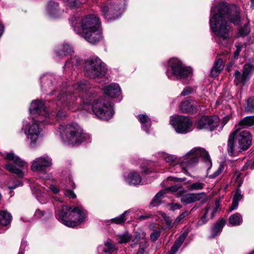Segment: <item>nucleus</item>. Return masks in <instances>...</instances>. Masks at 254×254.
Masks as SVG:
<instances>
[{"instance_id": "nucleus-46", "label": "nucleus", "mask_w": 254, "mask_h": 254, "mask_svg": "<svg viewBox=\"0 0 254 254\" xmlns=\"http://www.w3.org/2000/svg\"><path fill=\"white\" fill-rule=\"evenodd\" d=\"M67 6L73 8L79 6L81 2L79 0H63Z\"/></svg>"}, {"instance_id": "nucleus-3", "label": "nucleus", "mask_w": 254, "mask_h": 254, "mask_svg": "<svg viewBox=\"0 0 254 254\" xmlns=\"http://www.w3.org/2000/svg\"><path fill=\"white\" fill-rule=\"evenodd\" d=\"M69 22L74 31L101 32L103 30L101 22L96 14H89L80 18L76 14L70 18Z\"/></svg>"}, {"instance_id": "nucleus-12", "label": "nucleus", "mask_w": 254, "mask_h": 254, "mask_svg": "<svg viewBox=\"0 0 254 254\" xmlns=\"http://www.w3.org/2000/svg\"><path fill=\"white\" fill-rule=\"evenodd\" d=\"M172 125L179 133L186 134L193 129L192 122L188 117L178 116L171 120Z\"/></svg>"}, {"instance_id": "nucleus-5", "label": "nucleus", "mask_w": 254, "mask_h": 254, "mask_svg": "<svg viewBox=\"0 0 254 254\" xmlns=\"http://www.w3.org/2000/svg\"><path fill=\"white\" fill-rule=\"evenodd\" d=\"M238 127L230 135L228 141V153L232 156L236 148L247 150L252 144V136L250 132L244 130L237 134Z\"/></svg>"}, {"instance_id": "nucleus-59", "label": "nucleus", "mask_w": 254, "mask_h": 254, "mask_svg": "<svg viewBox=\"0 0 254 254\" xmlns=\"http://www.w3.org/2000/svg\"><path fill=\"white\" fill-rule=\"evenodd\" d=\"M68 187L70 188V189L73 190L75 188V185L73 182L72 181L69 180L68 184L67 185Z\"/></svg>"}, {"instance_id": "nucleus-47", "label": "nucleus", "mask_w": 254, "mask_h": 254, "mask_svg": "<svg viewBox=\"0 0 254 254\" xmlns=\"http://www.w3.org/2000/svg\"><path fill=\"white\" fill-rule=\"evenodd\" d=\"M65 191L64 194L65 196L69 198H75L76 197V194L73 192L72 189L67 186L64 187Z\"/></svg>"}, {"instance_id": "nucleus-52", "label": "nucleus", "mask_w": 254, "mask_h": 254, "mask_svg": "<svg viewBox=\"0 0 254 254\" xmlns=\"http://www.w3.org/2000/svg\"><path fill=\"white\" fill-rule=\"evenodd\" d=\"M219 202L218 201H216L215 203V206L211 208V216L212 218H213L215 216V213L217 211L219 207Z\"/></svg>"}, {"instance_id": "nucleus-43", "label": "nucleus", "mask_w": 254, "mask_h": 254, "mask_svg": "<svg viewBox=\"0 0 254 254\" xmlns=\"http://www.w3.org/2000/svg\"><path fill=\"white\" fill-rule=\"evenodd\" d=\"M209 209H210V207L208 206H207L206 207H205L204 208V213L201 217L200 219L198 221V222H197L198 225H202L207 222L208 219L207 217V214Z\"/></svg>"}, {"instance_id": "nucleus-32", "label": "nucleus", "mask_w": 254, "mask_h": 254, "mask_svg": "<svg viewBox=\"0 0 254 254\" xmlns=\"http://www.w3.org/2000/svg\"><path fill=\"white\" fill-rule=\"evenodd\" d=\"M224 67L223 60L221 59L217 60L214 64L211 70V75L213 77L217 76Z\"/></svg>"}, {"instance_id": "nucleus-7", "label": "nucleus", "mask_w": 254, "mask_h": 254, "mask_svg": "<svg viewBox=\"0 0 254 254\" xmlns=\"http://www.w3.org/2000/svg\"><path fill=\"white\" fill-rule=\"evenodd\" d=\"M106 73V68L104 64L98 57H92L85 62V74L91 78H95L104 76Z\"/></svg>"}, {"instance_id": "nucleus-45", "label": "nucleus", "mask_w": 254, "mask_h": 254, "mask_svg": "<svg viewBox=\"0 0 254 254\" xmlns=\"http://www.w3.org/2000/svg\"><path fill=\"white\" fill-rule=\"evenodd\" d=\"M164 192L163 191H159L154 197L153 199L151 201L150 203L153 206H156L160 204V198L163 195Z\"/></svg>"}, {"instance_id": "nucleus-53", "label": "nucleus", "mask_w": 254, "mask_h": 254, "mask_svg": "<svg viewBox=\"0 0 254 254\" xmlns=\"http://www.w3.org/2000/svg\"><path fill=\"white\" fill-rule=\"evenodd\" d=\"M170 210L174 211L180 209L182 206L179 203H170L168 204Z\"/></svg>"}, {"instance_id": "nucleus-15", "label": "nucleus", "mask_w": 254, "mask_h": 254, "mask_svg": "<svg viewBox=\"0 0 254 254\" xmlns=\"http://www.w3.org/2000/svg\"><path fill=\"white\" fill-rule=\"evenodd\" d=\"M73 88L75 90V94H78L81 98V102L84 104L83 100L85 101L87 98H88L89 95H94L96 96L95 94H87V92L89 89L91 88V85L88 81L86 80H81L78 81L76 84H74Z\"/></svg>"}, {"instance_id": "nucleus-48", "label": "nucleus", "mask_w": 254, "mask_h": 254, "mask_svg": "<svg viewBox=\"0 0 254 254\" xmlns=\"http://www.w3.org/2000/svg\"><path fill=\"white\" fill-rule=\"evenodd\" d=\"M225 166L223 163H221L217 170L212 174L209 176L211 178H215L222 173L224 171Z\"/></svg>"}, {"instance_id": "nucleus-42", "label": "nucleus", "mask_w": 254, "mask_h": 254, "mask_svg": "<svg viewBox=\"0 0 254 254\" xmlns=\"http://www.w3.org/2000/svg\"><path fill=\"white\" fill-rule=\"evenodd\" d=\"M245 110L249 112H254V97H250L248 100Z\"/></svg>"}, {"instance_id": "nucleus-28", "label": "nucleus", "mask_w": 254, "mask_h": 254, "mask_svg": "<svg viewBox=\"0 0 254 254\" xmlns=\"http://www.w3.org/2000/svg\"><path fill=\"white\" fill-rule=\"evenodd\" d=\"M234 76V82L237 85H244L250 79V78L248 77L247 75H245L243 72L241 73V72L238 70L235 71Z\"/></svg>"}, {"instance_id": "nucleus-25", "label": "nucleus", "mask_w": 254, "mask_h": 254, "mask_svg": "<svg viewBox=\"0 0 254 254\" xmlns=\"http://www.w3.org/2000/svg\"><path fill=\"white\" fill-rule=\"evenodd\" d=\"M180 108L183 113H192L195 110L196 103L192 101H185L181 103Z\"/></svg>"}, {"instance_id": "nucleus-21", "label": "nucleus", "mask_w": 254, "mask_h": 254, "mask_svg": "<svg viewBox=\"0 0 254 254\" xmlns=\"http://www.w3.org/2000/svg\"><path fill=\"white\" fill-rule=\"evenodd\" d=\"M205 195L206 194L204 192L188 193L185 195L181 198V201L186 204H190L197 201H199L205 196Z\"/></svg>"}, {"instance_id": "nucleus-58", "label": "nucleus", "mask_w": 254, "mask_h": 254, "mask_svg": "<svg viewBox=\"0 0 254 254\" xmlns=\"http://www.w3.org/2000/svg\"><path fill=\"white\" fill-rule=\"evenodd\" d=\"M180 188V186H174L169 188V190L173 192L177 191Z\"/></svg>"}, {"instance_id": "nucleus-55", "label": "nucleus", "mask_w": 254, "mask_h": 254, "mask_svg": "<svg viewBox=\"0 0 254 254\" xmlns=\"http://www.w3.org/2000/svg\"><path fill=\"white\" fill-rule=\"evenodd\" d=\"M236 50L234 52V58L235 59H237L238 57V56H239L240 53L242 50V46H241L240 45H237L236 46Z\"/></svg>"}, {"instance_id": "nucleus-20", "label": "nucleus", "mask_w": 254, "mask_h": 254, "mask_svg": "<svg viewBox=\"0 0 254 254\" xmlns=\"http://www.w3.org/2000/svg\"><path fill=\"white\" fill-rule=\"evenodd\" d=\"M79 35L91 44H96L102 39L101 33H78Z\"/></svg>"}, {"instance_id": "nucleus-37", "label": "nucleus", "mask_w": 254, "mask_h": 254, "mask_svg": "<svg viewBox=\"0 0 254 254\" xmlns=\"http://www.w3.org/2000/svg\"><path fill=\"white\" fill-rule=\"evenodd\" d=\"M117 240L119 244L127 243L131 239V235L128 233H125L116 236Z\"/></svg>"}, {"instance_id": "nucleus-14", "label": "nucleus", "mask_w": 254, "mask_h": 254, "mask_svg": "<svg viewBox=\"0 0 254 254\" xmlns=\"http://www.w3.org/2000/svg\"><path fill=\"white\" fill-rule=\"evenodd\" d=\"M220 121L217 116H204L197 121L195 127L198 129H207L213 131L218 127Z\"/></svg>"}, {"instance_id": "nucleus-30", "label": "nucleus", "mask_w": 254, "mask_h": 254, "mask_svg": "<svg viewBox=\"0 0 254 254\" xmlns=\"http://www.w3.org/2000/svg\"><path fill=\"white\" fill-rule=\"evenodd\" d=\"M187 235V233L184 232L175 241L174 245L171 247L170 254H175L178 251V249L180 248L185 240Z\"/></svg>"}, {"instance_id": "nucleus-19", "label": "nucleus", "mask_w": 254, "mask_h": 254, "mask_svg": "<svg viewBox=\"0 0 254 254\" xmlns=\"http://www.w3.org/2000/svg\"><path fill=\"white\" fill-rule=\"evenodd\" d=\"M41 130L38 123H34L30 126L28 130V139L30 140L31 146H34L37 140L40 136Z\"/></svg>"}, {"instance_id": "nucleus-8", "label": "nucleus", "mask_w": 254, "mask_h": 254, "mask_svg": "<svg viewBox=\"0 0 254 254\" xmlns=\"http://www.w3.org/2000/svg\"><path fill=\"white\" fill-rule=\"evenodd\" d=\"M127 0H112L111 3L102 8L105 18L115 19L124 12L127 5Z\"/></svg>"}, {"instance_id": "nucleus-2", "label": "nucleus", "mask_w": 254, "mask_h": 254, "mask_svg": "<svg viewBox=\"0 0 254 254\" xmlns=\"http://www.w3.org/2000/svg\"><path fill=\"white\" fill-rule=\"evenodd\" d=\"M84 102L83 108L89 112H92L98 118L103 121L110 120L114 114L111 105L102 98L94 95H89Z\"/></svg>"}, {"instance_id": "nucleus-50", "label": "nucleus", "mask_w": 254, "mask_h": 254, "mask_svg": "<svg viewBox=\"0 0 254 254\" xmlns=\"http://www.w3.org/2000/svg\"><path fill=\"white\" fill-rule=\"evenodd\" d=\"M160 234L161 232L159 230L154 231V232L150 234V237L151 240L153 242L156 241L160 237Z\"/></svg>"}, {"instance_id": "nucleus-54", "label": "nucleus", "mask_w": 254, "mask_h": 254, "mask_svg": "<svg viewBox=\"0 0 254 254\" xmlns=\"http://www.w3.org/2000/svg\"><path fill=\"white\" fill-rule=\"evenodd\" d=\"M164 218L165 221L166 225L168 227L171 228L175 226V225H174L173 223L172 222V219L169 217L165 215L164 216Z\"/></svg>"}, {"instance_id": "nucleus-35", "label": "nucleus", "mask_w": 254, "mask_h": 254, "mask_svg": "<svg viewBox=\"0 0 254 254\" xmlns=\"http://www.w3.org/2000/svg\"><path fill=\"white\" fill-rule=\"evenodd\" d=\"M229 221L233 226L239 225L242 223V217L240 214L236 213L229 217Z\"/></svg>"}, {"instance_id": "nucleus-34", "label": "nucleus", "mask_w": 254, "mask_h": 254, "mask_svg": "<svg viewBox=\"0 0 254 254\" xmlns=\"http://www.w3.org/2000/svg\"><path fill=\"white\" fill-rule=\"evenodd\" d=\"M12 216L11 214L6 211L0 210V225L7 226L10 224Z\"/></svg>"}, {"instance_id": "nucleus-61", "label": "nucleus", "mask_w": 254, "mask_h": 254, "mask_svg": "<svg viewBox=\"0 0 254 254\" xmlns=\"http://www.w3.org/2000/svg\"><path fill=\"white\" fill-rule=\"evenodd\" d=\"M186 180L185 178H174L173 180L175 182H184Z\"/></svg>"}, {"instance_id": "nucleus-4", "label": "nucleus", "mask_w": 254, "mask_h": 254, "mask_svg": "<svg viewBox=\"0 0 254 254\" xmlns=\"http://www.w3.org/2000/svg\"><path fill=\"white\" fill-rule=\"evenodd\" d=\"M59 129L62 139L68 144L78 145L86 140L82 128L76 123L61 125Z\"/></svg>"}, {"instance_id": "nucleus-23", "label": "nucleus", "mask_w": 254, "mask_h": 254, "mask_svg": "<svg viewBox=\"0 0 254 254\" xmlns=\"http://www.w3.org/2000/svg\"><path fill=\"white\" fill-rule=\"evenodd\" d=\"M57 56L61 58L63 57L70 55L73 52L72 48L67 43H64L62 45L60 46L55 51Z\"/></svg>"}, {"instance_id": "nucleus-49", "label": "nucleus", "mask_w": 254, "mask_h": 254, "mask_svg": "<svg viewBox=\"0 0 254 254\" xmlns=\"http://www.w3.org/2000/svg\"><path fill=\"white\" fill-rule=\"evenodd\" d=\"M216 37L222 42L229 38V33H215Z\"/></svg>"}, {"instance_id": "nucleus-18", "label": "nucleus", "mask_w": 254, "mask_h": 254, "mask_svg": "<svg viewBox=\"0 0 254 254\" xmlns=\"http://www.w3.org/2000/svg\"><path fill=\"white\" fill-rule=\"evenodd\" d=\"M52 165L51 159L48 156L36 158L33 162L31 169L34 171H40Z\"/></svg>"}, {"instance_id": "nucleus-44", "label": "nucleus", "mask_w": 254, "mask_h": 254, "mask_svg": "<svg viewBox=\"0 0 254 254\" xmlns=\"http://www.w3.org/2000/svg\"><path fill=\"white\" fill-rule=\"evenodd\" d=\"M205 186L203 183L196 182L191 184L189 188L190 190H202Z\"/></svg>"}, {"instance_id": "nucleus-36", "label": "nucleus", "mask_w": 254, "mask_h": 254, "mask_svg": "<svg viewBox=\"0 0 254 254\" xmlns=\"http://www.w3.org/2000/svg\"><path fill=\"white\" fill-rule=\"evenodd\" d=\"M138 120L142 125L143 129L147 131L148 128L150 127V122L148 117L146 115H139Z\"/></svg>"}, {"instance_id": "nucleus-26", "label": "nucleus", "mask_w": 254, "mask_h": 254, "mask_svg": "<svg viewBox=\"0 0 254 254\" xmlns=\"http://www.w3.org/2000/svg\"><path fill=\"white\" fill-rule=\"evenodd\" d=\"M141 180L140 175L135 171L130 172L126 178V181L130 185H138L141 183Z\"/></svg>"}, {"instance_id": "nucleus-6", "label": "nucleus", "mask_w": 254, "mask_h": 254, "mask_svg": "<svg viewBox=\"0 0 254 254\" xmlns=\"http://www.w3.org/2000/svg\"><path fill=\"white\" fill-rule=\"evenodd\" d=\"M85 213L77 207L65 206L60 213L59 217L62 223L68 227H74L84 221Z\"/></svg>"}, {"instance_id": "nucleus-56", "label": "nucleus", "mask_w": 254, "mask_h": 254, "mask_svg": "<svg viewBox=\"0 0 254 254\" xmlns=\"http://www.w3.org/2000/svg\"><path fill=\"white\" fill-rule=\"evenodd\" d=\"M191 92L192 89L191 88L186 87L182 92L181 95L183 96H185L190 94Z\"/></svg>"}, {"instance_id": "nucleus-41", "label": "nucleus", "mask_w": 254, "mask_h": 254, "mask_svg": "<svg viewBox=\"0 0 254 254\" xmlns=\"http://www.w3.org/2000/svg\"><path fill=\"white\" fill-rule=\"evenodd\" d=\"M190 214V212L188 211H185L184 212H182L176 218L173 222V224L175 225V227L177 226L178 224L182 223L184 219L188 216Z\"/></svg>"}, {"instance_id": "nucleus-13", "label": "nucleus", "mask_w": 254, "mask_h": 254, "mask_svg": "<svg viewBox=\"0 0 254 254\" xmlns=\"http://www.w3.org/2000/svg\"><path fill=\"white\" fill-rule=\"evenodd\" d=\"M5 158L13 161L14 165L12 164H7L5 165V168L9 172L16 174L19 177L23 176V173L21 169L17 168L16 165L21 168H26L27 167V163L22 160L20 158L16 156L13 153H7Z\"/></svg>"}, {"instance_id": "nucleus-24", "label": "nucleus", "mask_w": 254, "mask_h": 254, "mask_svg": "<svg viewBox=\"0 0 254 254\" xmlns=\"http://www.w3.org/2000/svg\"><path fill=\"white\" fill-rule=\"evenodd\" d=\"M225 223L226 220L223 218H222L217 221L211 228V234L209 238H212L220 234L223 229V228L225 226Z\"/></svg>"}, {"instance_id": "nucleus-11", "label": "nucleus", "mask_w": 254, "mask_h": 254, "mask_svg": "<svg viewBox=\"0 0 254 254\" xmlns=\"http://www.w3.org/2000/svg\"><path fill=\"white\" fill-rule=\"evenodd\" d=\"M168 64L172 71V73H170L168 70L166 71L167 75L170 79H172L173 75L179 79L186 78L190 74V70L184 66L182 62L177 59H170Z\"/></svg>"}, {"instance_id": "nucleus-10", "label": "nucleus", "mask_w": 254, "mask_h": 254, "mask_svg": "<svg viewBox=\"0 0 254 254\" xmlns=\"http://www.w3.org/2000/svg\"><path fill=\"white\" fill-rule=\"evenodd\" d=\"M201 157L206 163H211L210 156L207 151L202 148H195L191 150L186 154L181 162L184 169V164L190 166L194 165L198 161V158Z\"/></svg>"}, {"instance_id": "nucleus-1", "label": "nucleus", "mask_w": 254, "mask_h": 254, "mask_svg": "<svg viewBox=\"0 0 254 254\" xmlns=\"http://www.w3.org/2000/svg\"><path fill=\"white\" fill-rule=\"evenodd\" d=\"M212 16L210 18V26L212 32H229L231 30L228 19L235 25L240 23V9L235 5L230 7L227 3L221 2L211 8Z\"/></svg>"}, {"instance_id": "nucleus-39", "label": "nucleus", "mask_w": 254, "mask_h": 254, "mask_svg": "<svg viewBox=\"0 0 254 254\" xmlns=\"http://www.w3.org/2000/svg\"><path fill=\"white\" fill-rule=\"evenodd\" d=\"M105 246L106 248H104L103 251L105 253H112L118 250L116 245L110 241L105 242Z\"/></svg>"}, {"instance_id": "nucleus-62", "label": "nucleus", "mask_w": 254, "mask_h": 254, "mask_svg": "<svg viewBox=\"0 0 254 254\" xmlns=\"http://www.w3.org/2000/svg\"><path fill=\"white\" fill-rule=\"evenodd\" d=\"M144 252V248H141V246H140L136 254H143Z\"/></svg>"}, {"instance_id": "nucleus-9", "label": "nucleus", "mask_w": 254, "mask_h": 254, "mask_svg": "<svg viewBox=\"0 0 254 254\" xmlns=\"http://www.w3.org/2000/svg\"><path fill=\"white\" fill-rule=\"evenodd\" d=\"M29 110L31 113H37L40 115L44 116L46 118V120L44 122L47 124L52 123V122L50 121L51 119L56 118L58 121L62 120L63 117L65 116V113L63 110L59 111L56 114V113H53L50 115L46 110L44 103L40 100L33 101L31 104Z\"/></svg>"}, {"instance_id": "nucleus-27", "label": "nucleus", "mask_w": 254, "mask_h": 254, "mask_svg": "<svg viewBox=\"0 0 254 254\" xmlns=\"http://www.w3.org/2000/svg\"><path fill=\"white\" fill-rule=\"evenodd\" d=\"M185 157H183L180 159V160L178 161L176 158H175L172 155H167L164 158V160L166 162L170 163V165L175 166L177 165H179V166L182 169V171L184 172L186 174H188V173L187 171L185 169V167H188L186 164H184L183 167L184 169L182 167L181 162L183 160V158Z\"/></svg>"}, {"instance_id": "nucleus-16", "label": "nucleus", "mask_w": 254, "mask_h": 254, "mask_svg": "<svg viewBox=\"0 0 254 254\" xmlns=\"http://www.w3.org/2000/svg\"><path fill=\"white\" fill-rule=\"evenodd\" d=\"M68 88H69V89L71 88L70 86H68ZM75 93L74 91L73 94H71L70 89H69L67 92L61 93L59 96V100L61 101V103H64L65 106H68V108L72 111H75L77 109L75 106L77 95Z\"/></svg>"}, {"instance_id": "nucleus-57", "label": "nucleus", "mask_w": 254, "mask_h": 254, "mask_svg": "<svg viewBox=\"0 0 254 254\" xmlns=\"http://www.w3.org/2000/svg\"><path fill=\"white\" fill-rule=\"evenodd\" d=\"M44 215V212L40 210H37L35 213V216L37 218H41Z\"/></svg>"}, {"instance_id": "nucleus-63", "label": "nucleus", "mask_w": 254, "mask_h": 254, "mask_svg": "<svg viewBox=\"0 0 254 254\" xmlns=\"http://www.w3.org/2000/svg\"><path fill=\"white\" fill-rule=\"evenodd\" d=\"M51 189L52 190V191L55 193H58L59 192V190L56 187H53L52 188H51Z\"/></svg>"}, {"instance_id": "nucleus-31", "label": "nucleus", "mask_w": 254, "mask_h": 254, "mask_svg": "<svg viewBox=\"0 0 254 254\" xmlns=\"http://www.w3.org/2000/svg\"><path fill=\"white\" fill-rule=\"evenodd\" d=\"M253 126H254V116L244 118L239 122L236 127H238V129H240Z\"/></svg>"}, {"instance_id": "nucleus-22", "label": "nucleus", "mask_w": 254, "mask_h": 254, "mask_svg": "<svg viewBox=\"0 0 254 254\" xmlns=\"http://www.w3.org/2000/svg\"><path fill=\"white\" fill-rule=\"evenodd\" d=\"M104 91L106 95L112 97H118L121 94V88L117 83H112L104 87Z\"/></svg>"}, {"instance_id": "nucleus-40", "label": "nucleus", "mask_w": 254, "mask_h": 254, "mask_svg": "<svg viewBox=\"0 0 254 254\" xmlns=\"http://www.w3.org/2000/svg\"><path fill=\"white\" fill-rule=\"evenodd\" d=\"M127 213H128V211H125L123 213H122L119 216L112 219L111 220L112 222L114 223L117 224H121L123 223L127 219L126 215Z\"/></svg>"}, {"instance_id": "nucleus-60", "label": "nucleus", "mask_w": 254, "mask_h": 254, "mask_svg": "<svg viewBox=\"0 0 254 254\" xmlns=\"http://www.w3.org/2000/svg\"><path fill=\"white\" fill-rule=\"evenodd\" d=\"M200 206V204H195L190 210V211L189 212L190 213L192 212L195 211L196 210H197L199 207Z\"/></svg>"}, {"instance_id": "nucleus-33", "label": "nucleus", "mask_w": 254, "mask_h": 254, "mask_svg": "<svg viewBox=\"0 0 254 254\" xmlns=\"http://www.w3.org/2000/svg\"><path fill=\"white\" fill-rule=\"evenodd\" d=\"M243 198V194H242L240 189L238 188L234 195L233 202L231 206L229 207V211H232L237 208L239 204V201Z\"/></svg>"}, {"instance_id": "nucleus-17", "label": "nucleus", "mask_w": 254, "mask_h": 254, "mask_svg": "<svg viewBox=\"0 0 254 254\" xmlns=\"http://www.w3.org/2000/svg\"><path fill=\"white\" fill-rule=\"evenodd\" d=\"M68 88H69V89L71 88L70 86H68ZM75 93L74 91L73 94H71L70 89H69L67 92L61 93L59 96V100L61 101V103H64L65 106H68V108L72 111H75L77 109L75 106L77 95Z\"/></svg>"}, {"instance_id": "nucleus-38", "label": "nucleus", "mask_w": 254, "mask_h": 254, "mask_svg": "<svg viewBox=\"0 0 254 254\" xmlns=\"http://www.w3.org/2000/svg\"><path fill=\"white\" fill-rule=\"evenodd\" d=\"M254 71V65L250 64H246L243 68V73L250 78L252 73Z\"/></svg>"}, {"instance_id": "nucleus-51", "label": "nucleus", "mask_w": 254, "mask_h": 254, "mask_svg": "<svg viewBox=\"0 0 254 254\" xmlns=\"http://www.w3.org/2000/svg\"><path fill=\"white\" fill-rule=\"evenodd\" d=\"M250 169L253 170L254 169V158L249 161L243 167V170H247Z\"/></svg>"}, {"instance_id": "nucleus-29", "label": "nucleus", "mask_w": 254, "mask_h": 254, "mask_svg": "<svg viewBox=\"0 0 254 254\" xmlns=\"http://www.w3.org/2000/svg\"><path fill=\"white\" fill-rule=\"evenodd\" d=\"M47 13L52 17H56L59 13L58 3L51 0L49 2L46 8Z\"/></svg>"}, {"instance_id": "nucleus-64", "label": "nucleus", "mask_w": 254, "mask_h": 254, "mask_svg": "<svg viewBox=\"0 0 254 254\" xmlns=\"http://www.w3.org/2000/svg\"><path fill=\"white\" fill-rule=\"evenodd\" d=\"M4 30V26L3 23L0 21V32H3Z\"/></svg>"}]
</instances>
